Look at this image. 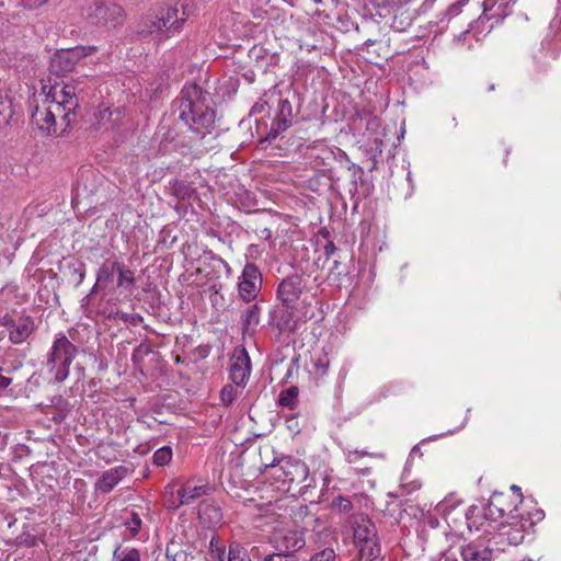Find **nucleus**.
<instances>
[{
    "label": "nucleus",
    "mask_w": 561,
    "mask_h": 561,
    "mask_svg": "<svg viewBox=\"0 0 561 561\" xmlns=\"http://www.w3.org/2000/svg\"><path fill=\"white\" fill-rule=\"evenodd\" d=\"M210 95L197 84L185 85L176 100L179 119L197 135L210 133L216 112L210 104Z\"/></svg>",
    "instance_id": "f257e3e1"
},
{
    "label": "nucleus",
    "mask_w": 561,
    "mask_h": 561,
    "mask_svg": "<svg viewBox=\"0 0 561 561\" xmlns=\"http://www.w3.org/2000/svg\"><path fill=\"white\" fill-rule=\"evenodd\" d=\"M347 525L353 531L360 561H373L378 558L380 545L374 522L366 514L357 513L347 517Z\"/></svg>",
    "instance_id": "f03ea898"
},
{
    "label": "nucleus",
    "mask_w": 561,
    "mask_h": 561,
    "mask_svg": "<svg viewBox=\"0 0 561 561\" xmlns=\"http://www.w3.org/2000/svg\"><path fill=\"white\" fill-rule=\"evenodd\" d=\"M190 16V3L180 0L171 5L161 7L154 15H149L146 26L150 33H178Z\"/></svg>",
    "instance_id": "7ed1b4c3"
},
{
    "label": "nucleus",
    "mask_w": 561,
    "mask_h": 561,
    "mask_svg": "<svg viewBox=\"0 0 561 561\" xmlns=\"http://www.w3.org/2000/svg\"><path fill=\"white\" fill-rule=\"evenodd\" d=\"M78 348L64 334H59L47 354V366L49 373L54 375L55 382H62L69 376L70 365L72 364Z\"/></svg>",
    "instance_id": "20e7f679"
},
{
    "label": "nucleus",
    "mask_w": 561,
    "mask_h": 561,
    "mask_svg": "<svg viewBox=\"0 0 561 561\" xmlns=\"http://www.w3.org/2000/svg\"><path fill=\"white\" fill-rule=\"evenodd\" d=\"M274 462L275 459L272 463H265L264 466L265 468H275V479L289 484L305 483V486L311 485V483H306L309 478V468L302 460L294 457H285L278 460L277 465Z\"/></svg>",
    "instance_id": "39448f33"
},
{
    "label": "nucleus",
    "mask_w": 561,
    "mask_h": 561,
    "mask_svg": "<svg viewBox=\"0 0 561 561\" xmlns=\"http://www.w3.org/2000/svg\"><path fill=\"white\" fill-rule=\"evenodd\" d=\"M497 537L483 536L460 546L461 561H492L496 551H504V547H497Z\"/></svg>",
    "instance_id": "423d86ee"
},
{
    "label": "nucleus",
    "mask_w": 561,
    "mask_h": 561,
    "mask_svg": "<svg viewBox=\"0 0 561 561\" xmlns=\"http://www.w3.org/2000/svg\"><path fill=\"white\" fill-rule=\"evenodd\" d=\"M87 19L92 25L110 30L123 24L125 14L116 3H98L88 9Z\"/></svg>",
    "instance_id": "0eeeda50"
},
{
    "label": "nucleus",
    "mask_w": 561,
    "mask_h": 561,
    "mask_svg": "<svg viewBox=\"0 0 561 561\" xmlns=\"http://www.w3.org/2000/svg\"><path fill=\"white\" fill-rule=\"evenodd\" d=\"M274 550L295 554L306 546L305 533L298 529H277L270 539Z\"/></svg>",
    "instance_id": "6e6552de"
},
{
    "label": "nucleus",
    "mask_w": 561,
    "mask_h": 561,
    "mask_svg": "<svg viewBox=\"0 0 561 561\" xmlns=\"http://www.w3.org/2000/svg\"><path fill=\"white\" fill-rule=\"evenodd\" d=\"M262 287V274L259 267L253 263L244 265L239 277L238 289L241 299L250 302L256 298Z\"/></svg>",
    "instance_id": "1a4fd4ad"
},
{
    "label": "nucleus",
    "mask_w": 561,
    "mask_h": 561,
    "mask_svg": "<svg viewBox=\"0 0 561 561\" xmlns=\"http://www.w3.org/2000/svg\"><path fill=\"white\" fill-rule=\"evenodd\" d=\"M82 94H84L82 87L67 82L56 83L49 89L46 101L50 99L65 105L67 111H76L79 107V99Z\"/></svg>",
    "instance_id": "9d476101"
},
{
    "label": "nucleus",
    "mask_w": 561,
    "mask_h": 561,
    "mask_svg": "<svg viewBox=\"0 0 561 561\" xmlns=\"http://www.w3.org/2000/svg\"><path fill=\"white\" fill-rule=\"evenodd\" d=\"M85 48L61 49L54 54L50 59L49 69L51 73L62 76L71 72L78 61L85 57Z\"/></svg>",
    "instance_id": "9b49d317"
},
{
    "label": "nucleus",
    "mask_w": 561,
    "mask_h": 561,
    "mask_svg": "<svg viewBox=\"0 0 561 561\" xmlns=\"http://www.w3.org/2000/svg\"><path fill=\"white\" fill-rule=\"evenodd\" d=\"M251 373V360L245 348L234 350L229 368L230 380L236 386H244Z\"/></svg>",
    "instance_id": "f8f14e48"
},
{
    "label": "nucleus",
    "mask_w": 561,
    "mask_h": 561,
    "mask_svg": "<svg viewBox=\"0 0 561 561\" xmlns=\"http://www.w3.org/2000/svg\"><path fill=\"white\" fill-rule=\"evenodd\" d=\"M293 105L288 99H282L278 102V110L275 118L272 122L270 131L266 135V140L276 139L283 131L287 130L293 125Z\"/></svg>",
    "instance_id": "ddd939ff"
},
{
    "label": "nucleus",
    "mask_w": 561,
    "mask_h": 561,
    "mask_svg": "<svg viewBox=\"0 0 561 561\" xmlns=\"http://www.w3.org/2000/svg\"><path fill=\"white\" fill-rule=\"evenodd\" d=\"M305 289V284L300 275L294 274L284 278L277 287L278 299L288 307L299 299Z\"/></svg>",
    "instance_id": "4468645a"
},
{
    "label": "nucleus",
    "mask_w": 561,
    "mask_h": 561,
    "mask_svg": "<svg viewBox=\"0 0 561 561\" xmlns=\"http://www.w3.org/2000/svg\"><path fill=\"white\" fill-rule=\"evenodd\" d=\"M488 537H497L500 543L497 547L518 546L525 537L524 524L519 520H513L507 524H501L496 533H489Z\"/></svg>",
    "instance_id": "2eb2a0df"
},
{
    "label": "nucleus",
    "mask_w": 561,
    "mask_h": 561,
    "mask_svg": "<svg viewBox=\"0 0 561 561\" xmlns=\"http://www.w3.org/2000/svg\"><path fill=\"white\" fill-rule=\"evenodd\" d=\"M32 123L37 126L43 135L49 136L57 131V119L54 112H50L46 103L43 106L36 105L31 115Z\"/></svg>",
    "instance_id": "dca6fc26"
},
{
    "label": "nucleus",
    "mask_w": 561,
    "mask_h": 561,
    "mask_svg": "<svg viewBox=\"0 0 561 561\" xmlns=\"http://www.w3.org/2000/svg\"><path fill=\"white\" fill-rule=\"evenodd\" d=\"M128 473L125 466H117L103 472L96 481L95 488L101 493H110Z\"/></svg>",
    "instance_id": "f3484780"
},
{
    "label": "nucleus",
    "mask_w": 561,
    "mask_h": 561,
    "mask_svg": "<svg viewBox=\"0 0 561 561\" xmlns=\"http://www.w3.org/2000/svg\"><path fill=\"white\" fill-rule=\"evenodd\" d=\"M33 329L34 322L30 317H19L11 323L9 339L14 344H21L31 335Z\"/></svg>",
    "instance_id": "a211bd4d"
},
{
    "label": "nucleus",
    "mask_w": 561,
    "mask_h": 561,
    "mask_svg": "<svg viewBox=\"0 0 561 561\" xmlns=\"http://www.w3.org/2000/svg\"><path fill=\"white\" fill-rule=\"evenodd\" d=\"M273 323L280 332L296 331L297 321L294 319L293 307L284 305L280 309L275 311Z\"/></svg>",
    "instance_id": "6ab92c4d"
},
{
    "label": "nucleus",
    "mask_w": 561,
    "mask_h": 561,
    "mask_svg": "<svg viewBox=\"0 0 561 561\" xmlns=\"http://www.w3.org/2000/svg\"><path fill=\"white\" fill-rule=\"evenodd\" d=\"M198 516L207 527H215L222 520V512L220 507L213 502H202L199 504Z\"/></svg>",
    "instance_id": "aec40b11"
},
{
    "label": "nucleus",
    "mask_w": 561,
    "mask_h": 561,
    "mask_svg": "<svg viewBox=\"0 0 561 561\" xmlns=\"http://www.w3.org/2000/svg\"><path fill=\"white\" fill-rule=\"evenodd\" d=\"M208 491L207 484L192 485L186 483L178 489V497H180V504L190 505L203 495H206Z\"/></svg>",
    "instance_id": "412c9836"
},
{
    "label": "nucleus",
    "mask_w": 561,
    "mask_h": 561,
    "mask_svg": "<svg viewBox=\"0 0 561 561\" xmlns=\"http://www.w3.org/2000/svg\"><path fill=\"white\" fill-rule=\"evenodd\" d=\"M45 103L49 111L54 112V118L60 119L62 130H66L68 127H70L71 123L73 122L72 116H75V111H67L65 105L50 99H48V101L45 100Z\"/></svg>",
    "instance_id": "4be33fe9"
},
{
    "label": "nucleus",
    "mask_w": 561,
    "mask_h": 561,
    "mask_svg": "<svg viewBox=\"0 0 561 561\" xmlns=\"http://www.w3.org/2000/svg\"><path fill=\"white\" fill-rule=\"evenodd\" d=\"M502 504V494L494 493L491 497V501L483 510V516L490 520H496L499 518L504 517L505 508L501 506Z\"/></svg>",
    "instance_id": "5701e85b"
},
{
    "label": "nucleus",
    "mask_w": 561,
    "mask_h": 561,
    "mask_svg": "<svg viewBox=\"0 0 561 561\" xmlns=\"http://www.w3.org/2000/svg\"><path fill=\"white\" fill-rule=\"evenodd\" d=\"M168 190L172 196L179 201H188L195 193L188 184L180 180H172L169 182Z\"/></svg>",
    "instance_id": "b1692460"
},
{
    "label": "nucleus",
    "mask_w": 561,
    "mask_h": 561,
    "mask_svg": "<svg viewBox=\"0 0 561 561\" xmlns=\"http://www.w3.org/2000/svg\"><path fill=\"white\" fill-rule=\"evenodd\" d=\"M260 312H261V308L256 304L250 306L245 310V312L243 314V320H242V328H243L244 332L250 331V330H252V331L255 330V328L260 323Z\"/></svg>",
    "instance_id": "393cba45"
},
{
    "label": "nucleus",
    "mask_w": 561,
    "mask_h": 561,
    "mask_svg": "<svg viewBox=\"0 0 561 561\" xmlns=\"http://www.w3.org/2000/svg\"><path fill=\"white\" fill-rule=\"evenodd\" d=\"M298 387L291 386L283 391L278 396V403L290 410H295L298 407Z\"/></svg>",
    "instance_id": "a878e982"
},
{
    "label": "nucleus",
    "mask_w": 561,
    "mask_h": 561,
    "mask_svg": "<svg viewBox=\"0 0 561 561\" xmlns=\"http://www.w3.org/2000/svg\"><path fill=\"white\" fill-rule=\"evenodd\" d=\"M140 552L137 548L118 545L113 552L112 561H140Z\"/></svg>",
    "instance_id": "bb28decb"
},
{
    "label": "nucleus",
    "mask_w": 561,
    "mask_h": 561,
    "mask_svg": "<svg viewBox=\"0 0 561 561\" xmlns=\"http://www.w3.org/2000/svg\"><path fill=\"white\" fill-rule=\"evenodd\" d=\"M115 268L118 275L117 286L124 288H130L135 285L136 278L134 277V273L124 266V264L115 261Z\"/></svg>",
    "instance_id": "cd10ccee"
},
{
    "label": "nucleus",
    "mask_w": 561,
    "mask_h": 561,
    "mask_svg": "<svg viewBox=\"0 0 561 561\" xmlns=\"http://www.w3.org/2000/svg\"><path fill=\"white\" fill-rule=\"evenodd\" d=\"M115 273V262L111 264L107 262L103 263L96 272V285L106 287L110 283H112Z\"/></svg>",
    "instance_id": "c85d7f7f"
},
{
    "label": "nucleus",
    "mask_w": 561,
    "mask_h": 561,
    "mask_svg": "<svg viewBox=\"0 0 561 561\" xmlns=\"http://www.w3.org/2000/svg\"><path fill=\"white\" fill-rule=\"evenodd\" d=\"M227 561H252L248 549L239 541H232L228 548Z\"/></svg>",
    "instance_id": "c756f323"
},
{
    "label": "nucleus",
    "mask_w": 561,
    "mask_h": 561,
    "mask_svg": "<svg viewBox=\"0 0 561 561\" xmlns=\"http://www.w3.org/2000/svg\"><path fill=\"white\" fill-rule=\"evenodd\" d=\"M208 557L209 561L226 560V549L222 545H220L219 539L217 537H213L210 539Z\"/></svg>",
    "instance_id": "7c9ffc66"
},
{
    "label": "nucleus",
    "mask_w": 561,
    "mask_h": 561,
    "mask_svg": "<svg viewBox=\"0 0 561 561\" xmlns=\"http://www.w3.org/2000/svg\"><path fill=\"white\" fill-rule=\"evenodd\" d=\"M67 270L75 286H79L84 280L85 265L82 262L69 263Z\"/></svg>",
    "instance_id": "2f4dec72"
},
{
    "label": "nucleus",
    "mask_w": 561,
    "mask_h": 561,
    "mask_svg": "<svg viewBox=\"0 0 561 561\" xmlns=\"http://www.w3.org/2000/svg\"><path fill=\"white\" fill-rule=\"evenodd\" d=\"M123 524L129 530L130 536L136 537L141 529L142 520L138 513L129 512Z\"/></svg>",
    "instance_id": "473e14b6"
},
{
    "label": "nucleus",
    "mask_w": 561,
    "mask_h": 561,
    "mask_svg": "<svg viewBox=\"0 0 561 561\" xmlns=\"http://www.w3.org/2000/svg\"><path fill=\"white\" fill-rule=\"evenodd\" d=\"M13 116L12 102L7 95L0 94V125H7Z\"/></svg>",
    "instance_id": "72a5a7b5"
},
{
    "label": "nucleus",
    "mask_w": 561,
    "mask_h": 561,
    "mask_svg": "<svg viewBox=\"0 0 561 561\" xmlns=\"http://www.w3.org/2000/svg\"><path fill=\"white\" fill-rule=\"evenodd\" d=\"M172 449L169 446H163L157 449L153 454L152 460L157 466H165L171 461Z\"/></svg>",
    "instance_id": "f704fd0d"
},
{
    "label": "nucleus",
    "mask_w": 561,
    "mask_h": 561,
    "mask_svg": "<svg viewBox=\"0 0 561 561\" xmlns=\"http://www.w3.org/2000/svg\"><path fill=\"white\" fill-rule=\"evenodd\" d=\"M332 508L340 513H348L353 510V503L350 499L340 495L333 499Z\"/></svg>",
    "instance_id": "c9c22d12"
},
{
    "label": "nucleus",
    "mask_w": 561,
    "mask_h": 561,
    "mask_svg": "<svg viewBox=\"0 0 561 561\" xmlns=\"http://www.w3.org/2000/svg\"><path fill=\"white\" fill-rule=\"evenodd\" d=\"M237 397V390L232 385H226L220 391V400L224 405H230Z\"/></svg>",
    "instance_id": "e433bc0d"
},
{
    "label": "nucleus",
    "mask_w": 561,
    "mask_h": 561,
    "mask_svg": "<svg viewBox=\"0 0 561 561\" xmlns=\"http://www.w3.org/2000/svg\"><path fill=\"white\" fill-rule=\"evenodd\" d=\"M309 561H336V553L332 548H325L312 554Z\"/></svg>",
    "instance_id": "4c0bfd02"
},
{
    "label": "nucleus",
    "mask_w": 561,
    "mask_h": 561,
    "mask_svg": "<svg viewBox=\"0 0 561 561\" xmlns=\"http://www.w3.org/2000/svg\"><path fill=\"white\" fill-rule=\"evenodd\" d=\"M107 318L110 319H119L124 322H129L134 325L138 324L142 321V317L140 314H129V313H119L115 312L114 314L108 313Z\"/></svg>",
    "instance_id": "58836bf2"
},
{
    "label": "nucleus",
    "mask_w": 561,
    "mask_h": 561,
    "mask_svg": "<svg viewBox=\"0 0 561 561\" xmlns=\"http://www.w3.org/2000/svg\"><path fill=\"white\" fill-rule=\"evenodd\" d=\"M264 561H297V556L274 551L264 557Z\"/></svg>",
    "instance_id": "ea45409f"
},
{
    "label": "nucleus",
    "mask_w": 561,
    "mask_h": 561,
    "mask_svg": "<svg viewBox=\"0 0 561 561\" xmlns=\"http://www.w3.org/2000/svg\"><path fill=\"white\" fill-rule=\"evenodd\" d=\"M468 2H469V0H458L454 3H451L447 9L446 14L449 18H454V16L458 15L461 12L462 8L468 4Z\"/></svg>",
    "instance_id": "a19ab883"
},
{
    "label": "nucleus",
    "mask_w": 561,
    "mask_h": 561,
    "mask_svg": "<svg viewBox=\"0 0 561 561\" xmlns=\"http://www.w3.org/2000/svg\"><path fill=\"white\" fill-rule=\"evenodd\" d=\"M165 505L169 510H178L179 507L183 506L184 504H180V497H178V490H171V496L167 499Z\"/></svg>",
    "instance_id": "79ce46f5"
},
{
    "label": "nucleus",
    "mask_w": 561,
    "mask_h": 561,
    "mask_svg": "<svg viewBox=\"0 0 561 561\" xmlns=\"http://www.w3.org/2000/svg\"><path fill=\"white\" fill-rule=\"evenodd\" d=\"M151 346L148 343H140L133 352V358L144 357L151 353Z\"/></svg>",
    "instance_id": "37998d69"
},
{
    "label": "nucleus",
    "mask_w": 561,
    "mask_h": 561,
    "mask_svg": "<svg viewBox=\"0 0 561 561\" xmlns=\"http://www.w3.org/2000/svg\"><path fill=\"white\" fill-rule=\"evenodd\" d=\"M374 144H375V149H374L375 152L371 156V160H373V167L376 168V164L378 162L377 158H378V156H381V153H382V148H381L382 141L379 139H375Z\"/></svg>",
    "instance_id": "c03bdc74"
},
{
    "label": "nucleus",
    "mask_w": 561,
    "mask_h": 561,
    "mask_svg": "<svg viewBox=\"0 0 561 561\" xmlns=\"http://www.w3.org/2000/svg\"><path fill=\"white\" fill-rule=\"evenodd\" d=\"M348 170L352 171V176H353V182L354 183H356L357 182V178L360 179L363 173H364L363 169L359 165L355 164V163H351L348 165Z\"/></svg>",
    "instance_id": "a18cd8bd"
},
{
    "label": "nucleus",
    "mask_w": 561,
    "mask_h": 561,
    "mask_svg": "<svg viewBox=\"0 0 561 561\" xmlns=\"http://www.w3.org/2000/svg\"><path fill=\"white\" fill-rule=\"evenodd\" d=\"M96 116H98L100 123L105 124L106 122L111 121L112 112L110 108H103V110L99 111Z\"/></svg>",
    "instance_id": "49530a36"
},
{
    "label": "nucleus",
    "mask_w": 561,
    "mask_h": 561,
    "mask_svg": "<svg viewBox=\"0 0 561 561\" xmlns=\"http://www.w3.org/2000/svg\"><path fill=\"white\" fill-rule=\"evenodd\" d=\"M85 81H92V79H90L89 76H80L71 79L68 83L82 87L85 90Z\"/></svg>",
    "instance_id": "de8ad7c7"
},
{
    "label": "nucleus",
    "mask_w": 561,
    "mask_h": 561,
    "mask_svg": "<svg viewBox=\"0 0 561 561\" xmlns=\"http://www.w3.org/2000/svg\"><path fill=\"white\" fill-rule=\"evenodd\" d=\"M371 3L378 8H388L396 4V0H370Z\"/></svg>",
    "instance_id": "09e8293b"
},
{
    "label": "nucleus",
    "mask_w": 561,
    "mask_h": 561,
    "mask_svg": "<svg viewBox=\"0 0 561 561\" xmlns=\"http://www.w3.org/2000/svg\"><path fill=\"white\" fill-rule=\"evenodd\" d=\"M167 557L170 559L172 558L173 561H185V553L183 552H176L173 556L171 554L170 548H167Z\"/></svg>",
    "instance_id": "8fccbe9b"
},
{
    "label": "nucleus",
    "mask_w": 561,
    "mask_h": 561,
    "mask_svg": "<svg viewBox=\"0 0 561 561\" xmlns=\"http://www.w3.org/2000/svg\"><path fill=\"white\" fill-rule=\"evenodd\" d=\"M267 106V102L265 101H260V102H256L253 106H252V110H251V113H262L265 111V107Z\"/></svg>",
    "instance_id": "3c124183"
},
{
    "label": "nucleus",
    "mask_w": 561,
    "mask_h": 561,
    "mask_svg": "<svg viewBox=\"0 0 561 561\" xmlns=\"http://www.w3.org/2000/svg\"><path fill=\"white\" fill-rule=\"evenodd\" d=\"M336 251V247L334 245V243L332 241H329L325 245H324V255L327 256V259H330V256Z\"/></svg>",
    "instance_id": "603ef678"
},
{
    "label": "nucleus",
    "mask_w": 561,
    "mask_h": 561,
    "mask_svg": "<svg viewBox=\"0 0 561 561\" xmlns=\"http://www.w3.org/2000/svg\"><path fill=\"white\" fill-rule=\"evenodd\" d=\"M22 543H25L27 547H33L36 543V539L34 536L27 535L25 539H21Z\"/></svg>",
    "instance_id": "864d4df0"
},
{
    "label": "nucleus",
    "mask_w": 561,
    "mask_h": 561,
    "mask_svg": "<svg viewBox=\"0 0 561 561\" xmlns=\"http://www.w3.org/2000/svg\"><path fill=\"white\" fill-rule=\"evenodd\" d=\"M15 321H16V319H13V318H11L10 316L7 314V316L3 317L2 324L5 325L8 328V330L10 331L11 323L15 322Z\"/></svg>",
    "instance_id": "5fc2aeb1"
},
{
    "label": "nucleus",
    "mask_w": 561,
    "mask_h": 561,
    "mask_svg": "<svg viewBox=\"0 0 561 561\" xmlns=\"http://www.w3.org/2000/svg\"><path fill=\"white\" fill-rule=\"evenodd\" d=\"M78 48H85L87 56L91 55L96 50L95 46H79Z\"/></svg>",
    "instance_id": "6e6d98bb"
},
{
    "label": "nucleus",
    "mask_w": 561,
    "mask_h": 561,
    "mask_svg": "<svg viewBox=\"0 0 561 561\" xmlns=\"http://www.w3.org/2000/svg\"><path fill=\"white\" fill-rule=\"evenodd\" d=\"M250 552L253 557H259L261 554L260 547H257V546L252 547Z\"/></svg>",
    "instance_id": "4d7b16f0"
},
{
    "label": "nucleus",
    "mask_w": 561,
    "mask_h": 561,
    "mask_svg": "<svg viewBox=\"0 0 561 561\" xmlns=\"http://www.w3.org/2000/svg\"><path fill=\"white\" fill-rule=\"evenodd\" d=\"M171 490H174V486L172 484H168L164 488V496H171Z\"/></svg>",
    "instance_id": "13d9d810"
},
{
    "label": "nucleus",
    "mask_w": 561,
    "mask_h": 561,
    "mask_svg": "<svg viewBox=\"0 0 561 561\" xmlns=\"http://www.w3.org/2000/svg\"><path fill=\"white\" fill-rule=\"evenodd\" d=\"M90 298H91L90 295H87L85 297L82 298V300H81L82 308H85L89 305Z\"/></svg>",
    "instance_id": "bf43d9fd"
},
{
    "label": "nucleus",
    "mask_w": 561,
    "mask_h": 561,
    "mask_svg": "<svg viewBox=\"0 0 561 561\" xmlns=\"http://www.w3.org/2000/svg\"><path fill=\"white\" fill-rule=\"evenodd\" d=\"M262 233L264 234V237L267 239V238H271L272 237V231L271 229L268 228H265Z\"/></svg>",
    "instance_id": "052dcab7"
},
{
    "label": "nucleus",
    "mask_w": 561,
    "mask_h": 561,
    "mask_svg": "<svg viewBox=\"0 0 561 561\" xmlns=\"http://www.w3.org/2000/svg\"><path fill=\"white\" fill-rule=\"evenodd\" d=\"M511 490H512V491H514V492H516V493H518V496H519V497H522V493H520V488H519V486H517V485L513 484V485L511 486Z\"/></svg>",
    "instance_id": "680f3d73"
},
{
    "label": "nucleus",
    "mask_w": 561,
    "mask_h": 561,
    "mask_svg": "<svg viewBox=\"0 0 561 561\" xmlns=\"http://www.w3.org/2000/svg\"><path fill=\"white\" fill-rule=\"evenodd\" d=\"M99 286H100V285H96V284H95V285L92 287L91 291H90L88 295H90V297H91L93 294H95L96 288H98Z\"/></svg>",
    "instance_id": "e2e57ef3"
},
{
    "label": "nucleus",
    "mask_w": 561,
    "mask_h": 561,
    "mask_svg": "<svg viewBox=\"0 0 561 561\" xmlns=\"http://www.w3.org/2000/svg\"><path fill=\"white\" fill-rule=\"evenodd\" d=\"M337 267H339V261H337V260H334V261H333L332 270H337Z\"/></svg>",
    "instance_id": "0e129e2a"
},
{
    "label": "nucleus",
    "mask_w": 561,
    "mask_h": 561,
    "mask_svg": "<svg viewBox=\"0 0 561 561\" xmlns=\"http://www.w3.org/2000/svg\"><path fill=\"white\" fill-rule=\"evenodd\" d=\"M489 91H494L495 90V84L494 83H491L488 88Z\"/></svg>",
    "instance_id": "69168bd1"
},
{
    "label": "nucleus",
    "mask_w": 561,
    "mask_h": 561,
    "mask_svg": "<svg viewBox=\"0 0 561 561\" xmlns=\"http://www.w3.org/2000/svg\"><path fill=\"white\" fill-rule=\"evenodd\" d=\"M474 510H477V507H473V506H472V507H470L469 512H468V513H467V515H466V516H467V519H469V513H472Z\"/></svg>",
    "instance_id": "338daca9"
},
{
    "label": "nucleus",
    "mask_w": 561,
    "mask_h": 561,
    "mask_svg": "<svg viewBox=\"0 0 561 561\" xmlns=\"http://www.w3.org/2000/svg\"><path fill=\"white\" fill-rule=\"evenodd\" d=\"M355 454H357V455H359V456H364V455H366V453H365V451H360V453H359L358 450H355Z\"/></svg>",
    "instance_id": "774afa93"
}]
</instances>
